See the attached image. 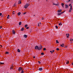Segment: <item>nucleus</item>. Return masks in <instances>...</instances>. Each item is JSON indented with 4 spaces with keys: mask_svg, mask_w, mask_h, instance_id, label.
I'll return each mask as SVG.
<instances>
[{
    "mask_svg": "<svg viewBox=\"0 0 73 73\" xmlns=\"http://www.w3.org/2000/svg\"><path fill=\"white\" fill-rule=\"evenodd\" d=\"M59 49H59V48H57L56 49V50H59Z\"/></svg>",
    "mask_w": 73,
    "mask_h": 73,
    "instance_id": "c85d7f7f",
    "label": "nucleus"
},
{
    "mask_svg": "<svg viewBox=\"0 0 73 73\" xmlns=\"http://www.w3.org/2000/svg\"><path fill=\"white\" fill-rule=\"evenodd\" d=\"M24 37L25 38H27V37H28V36L26 35H25L24 36Z\"/></svg>",
    "mask_w": 73,
    "mask_h": 73,
    "instance_id": "f8f14e48",
    "label": "nucleus"
},
{
    "mask_svg": "<svg viewBox=\"0 0 73 73\" xmlns=\"http://www.w3.org/2000/svg\"><path fill=\"white\" fill-rule=\"evenodd\" d=\"M46 1H47V0H46Z\"/></svg>",
    "mask_w": 73,
    "mask_h": 73,
    "instance_id": "bf43d9fd",
    "label": "nucleus"
},
{
    "mask_svg": "<svg viewBox=\"0 0 73 73\" xmlns=\"http://www.w3.org/2000/svg\"><path fill=\"white\" fill-rule=\"evenodd\" d=\"M23 15H25V14H26V13L25 12V13H23Z\"/></svg>",
    "mask_w": 73,
    "mask_h": 73,
    "instance_id": "7c9ffc66",
    "label": "nucleus"
},
{
    "mask_svg": "<svg viewBox=\"0 0 73 73\" xmlns=\"http://www.w3.org/2000/svg\"><path fill=\"white\" fill-rule=\"evenodd\" d=\"M46 50V48H43V50Z\"/></svg>",
    "mask_w": 73,
    "mask_h": 73,
    "instance_id": "c9c22d12",
    "label": "nucleus"
},
{
    "mask_svg": "<svg viewBox=\"0 0 73 73\" xmlns=\"http://www.w3.org/2000/svg\"><path fill=\"white\" fill-rule=\"evenodd\" d=\"M30 5V3H26L25 5H24V7L25 9H27L29 6Z\"/></svg>",
    "mask_w": 73,
    "mask_h": 73,
    "instance_id": "f257e3e1",
    "label": "nucleus"
},
{
    "mask_svg": "<svg viewBox=\"0 0 73 73\" xmlns=\"http://www.w3.org/2000/svg\"><path fill=\"white\" fill-rule=\"evenodd\" d=\"M52 73H53V72H52Z\"/></svg>",
    "mask_w": 73,
    "mask_h": 73,
    "instance_id": "052dcab7",
    "label": "nucleus"
},
{
    "mask_svg": "<svg viewBox=\"0 0 73 73\" xmlns=\"http://www.w3.org/2000/svg\"><path fill=\"white\" fill-rule=\"evenodd\" d=\"M26 29H29V27H27Z\"/></svg>",
    "mask_w": 73,
    "mask_h": 73,
    "instance_id": "e433bc0d",
    "label": "nucleus"
},
{
    "mask_svg": "<svg viewBox=\"0 0 73 73\" xmlns=\"http://www.w3.org/2000/svg\"><path fill=\"white\" fill-rule=\"evenodd\" d=\"M42 47L41 46L38 47V50H42Z\"/></svg>",
    "mask_w": 73,
    "mask_h": 73,
    "instance_id": "7ed1b4c3",
    "label": "nucleus"
},
{
    "mask_svg": "<svg viewBox=\"0 0 73 73\" xmlns=\"http://www.w3.org/2000/svg\"><path fill=\"white\" fill-rule=\"evenodd\" d=\"M50 52L51 53V54H53V52H52V51L51 50L50 51Z\"/></svg>",
    "mask_w": 73,
    "mask_h": 73,
    "instance_id": "2f4dec72",
    "label": "nucleus"
},
{
    "mask_svg": "<svg viewBox=\"0 0 73 73\" xmlns=\"http://www.w3.org/2000/svg\"><path fill=\"white\" fill-rule=\"evenodd\" d=\"M66 36L67 38H69V34H66Z\"/></svg>",
    "mask_w": 73,
    "mask_h": 73,
    "instance_id": "0eeeda50",
    "label": "nucleus"
},
{
    "mask_svg": "<svg viewBox=\"0 0 73 73\" xmlns=\"http://www.w3.org/2000/svg\"><path fill=\"white\" fill-rule=\"evenodd\" d=\"M22 70H23V68L21 67H19L18 69V70L19 72H21Z\"/></svg>",
    "mask_w": 73,
    "mask_h": 73,
    "instance_id": "f03ea898",
    "label": "nucleus"
},
{
    "mask_svg": "<svg viewBox=\"0 0 73 73\" xmlns=\"http://www.w3.org/2000/svg\"><path fill=\"white\" fill-rule=\"evenodd\" d=\"M41 55H44V53H43V52H42L41 54Z\"/></svg>",
    "mask_w": 73,
    "mask_h": 73,
    "instance_id": "bb28decb",
    "label": "nucleus"
},
{
    "mask_svg": "<svg viewBox=\"0 0 73 73\" xmlns=\"http://www.w3.org/2000/svg\"><path fill=\"white\" fill-rule=\"evenodd\" d=\"M70 7H70V8H72V5L71 6H70Z\"/></svg>",
    "mask_w": 73,
    "mask_h": 73,
    "instance_id": "79ce46f5",
    "label": "nucleus"
},
{
    "mask_svg": "<svg viewBox=\"0 0 73 73\" xmlns=\"http://www.w3.org/2000/svg\"><path fill=\"white\" fill-rule=\"evenodd\" d=\"M72 10V8H70L69 10V12H71V11Z\"/></svg>",
    "mask_w": 73,
    "mask_h": 73,
    "instance_id": "a211bd4d",
    "label": "nucleus"
},
{
    "mask_svg": "<svg viewBox=\"0 0 73 73\" xmlns=\"http://www.w3.org/2000/svg\"><path fill=\"white\" fill-rule=\"evenodd\" d=\"M70 41L71 42H70V43H71V44H72V42H73V39H72V38H71L70 39Z\"/></svg>",
    "mask_w": 73,
    "mask_h": 73,
    "instance_id": "6e6552de",
    "label": "nucleus"
},
{
    "mask_svg": "<svg viewBox=\"0 0 73 73\" xmlns=\"http://www.w3.org/2000/svg\"><path fill=\"white\" fill-rule=\"evenodd\" d=\"M61 4H62V7L63 8H64V3H62Z\"/></svg>",
    "mask_w": 73,
    "mask_h": 73,
    "instance_id": "aec40b11",
    "label": "nucleus"
},
{
    "mask_svg": "<svg viewBox=\"0 0 73 73\" xmlns=\"http://www.w3.org/2000/svg\"><path fill=\"white\" fill-rule=\"evenodd\" d=\"M5 53L6 54H9V52H6Z\"/></svg>",
    "mask_w": 73,
    "mask_h": 73,
    "instance_id": "473e14b6",
    "label": "nucleus"
},
{
    "mask_svg": "<svg viewBox=\"0 0 73 73\" xmlns=\"http://www.w3.org/2000/svg\"><path fill=\"white\" fill-rule=\"evenodd\" d=\"M15 5H16V4H14V5L15 6Z\"/></svg>",
    "mask_w": 73,
    "mask_h": 73,
    "instance_id": "3c124183",
    "label": "nucleus"
},
{
    "mask_svg": "<svg viewBox=\"0 0 73 73\" xmlns=\"http://www.w3.org/2000/svg\"><path fill=\"white\" fill-rule=\"evenodd\" d=\"M2 28V27H0V29H1Z\"/></svg>",
    "mask_w": 73,
    "mask_h": 73,
    "instance_id": "de8ad7c7",
    "label": "nucleus"
},
{
    "mask_svg": "<svg viewBox=\"0 0 73 73\" xmlns=\"http://www.w3.org/2000/svg\"><path fill=\"white\" fill-rule=\"evenodd\" d=\"M1 15H2V13H0V16H1Z\"/></svg>",
    "mask_w": 73,
    "mask_h": 73,
    "instance_id": "4c0bfd02",
    "label": "nucleus"
},
{
    "mask_svg": "<svg viewBox=\"0 0 73 73\" xmlns=\"http://www.w3.org/2000/svg\"><path fill=\"white\" fill-rule=\"evenodd\" d=\"M0 64L1 65H3V64H4V63L1 62H0Z\"/></svg>",
    "mask_w": 73,
    "mask_h": 73,
    "instance_id": "b1692460",
    "label": "nucleus"
},
{
    "mask_svg": "<svg viewBox=\"0 0 73 73\" xmlns=\"http://www.w3.org/2000/svg\"><path fill=\"white\" fill-rule=\"evenodd\" d=\"M18 4H21V1H19V2H18Z\"/></svg>",
    "mask_w": 73,
    "mask_h": 73,
    "instance_id": "2eb2a0df",
    "label": "nucleus"
},
{
    "mask_svg": "<svg viewBox=\"0 0 73 73\" xmlns=\"http://www.w3.org/2000/svg\"><path fill=\"white\" fill-rule=\"evenodd\" d=\"M1 35H0V38H1Z\"/></svg>",
    "mask_w": 73,
    "mask_h": 73,
    "instance_id": "603ef678",
    "label": "nucleus"
},
{
    "mask_svg": "<svg viewBox=\"0 0 73 73\" xmlns=\"http://www.w3.org/2000/svg\"><path fill=\"white\" fill-rule=\"evenodd\" d=\"M72 65H73V62L72 63Z\"/></svg>",
    "mask_w": 73,
    "mask_h": 73,
    "instance_id": "8fccbe9b",
    "label": "nucleus"
},
{
    "mask_svg": "<svg viewBox=\"0 0 73 73\" xmlns=\"http://www.w3.org/2000/svg\"><path fill=\"white\" fill-rule=\"evenodd\" d=\"M17 15H18V16H20V15H21V12H19L18 13Z\"/></svg>",
    "mask_w": 73,
    "mask_h": 73,
    "instance_id": "f3484780",
    "label": "nucleus"
},
{
    "mask_svg": "<svg viewBox=\"0 0 73 73\" xmlns=\"http://www.w3.org/2000/svg\"><path fill=\"white\" fill-rule=\"evenodd\" d=\"M52 52H54V50H52Z\"/></svg>",
    "mask_w": 73,
    "mask_h": 73,
    "instance_id": "37998d69",
    "label": "nucleus"
},
{
    "mask_svg": "<svg viewBox=\"0 0 73 73\" xmlns=\"http://www.w3.org/2000/svg\"><path fill=\"white\" fill-rule=\"evenodd\" d=\"M61 15V13H59L58 14V16H60Z\"/></svg>",
    "mask_w": 73,
    "mask_h": 73,
    "instance_id": "4be33fe9",
    "label": "nucleus"
},
{
    "mask_svg": "<svg viewBox=\"0 0 73 73\" xmlns=\"http://www.w3.org/2000/svg\"><path fill=\"white\" fill-rule=\"evenodd\" d=\"M38 70L39 71H42V68H40L38 69Z\"/></svg>",
    "mask_w": 73,
    "mask_h": 73,
    "instance_id": "423d86ee",
    "label": "nucleus"
},
{
    "mask_svg": "<svg viewBox=\"0 0 73 73\" xmlns=\"http://www.w3.org/2000/svg\"><path fill=\"white\" fill-rule=\"evenodd\" d=\"M19 25H21V22H20L19 23Z\"/></svg>",
    "mask_w": 73,
    "mask_h": 73,
    "instance_id": "6ab92c4d",
    "label": "nucleus"
},
{
    "mask_svg": "<svg viewBox=\"0 0 73 73\" xmlns=\"http://www.w3.org/2000/svg\"><path fill=\"white\" fill-rule=\"evenodd\" d=\"M65 45V44L64 43V44H60V46H61V47H64V46Z\"/></svg>",
    "mask_w": 73,
    "mask_h": 73,
    "instance_id": "20e7f679",
    "label": "nucleus"
},
{
    "mask_svg": "<svg viewBox=\"0 0 73 73\" xmlns=\"http://www.w3.org/2000/svg\"><path fill=\"white\" fill-rule=\"evenodd\" d=\"M28 26V25H25V28H27Z\"/></svg>",
    "mask_w": 73,
    "mask_h": 73,
    "instance_id": "5701e85b",
    "label": "nucleus"
},
{
    "mask_svg": "<svg viewBox=\"0 0 73 73\" xmlns=\"http://www.w3.org/2000/svg\"><path fill=\"white\" fill-rule=\"evenodd\" d=\"M14 14H15V13H13V15H14Z\"/></svg>",
    "mask_w": 73,
    "mask_h": 73,
    "instance_id": "6e6d98bb",
    "label": "nucleus"
},
{
    "mask_svg": "<svg viewBox=\"0 0 73 73\" xmlns=\"http://www.w3.org/2000/svg\"><path fill=\"white\" fill-rule=\"evenodd\" d=\"M12 32H13V35L15 34V30H13Z\"/></svg>",
    "mask_w": 73,
    "mask_h": 73,
    "instance_id": "9b49d317",
    "label": "nucleus"
},
{
    "mask_svg": "<svg viewBox=\"0 0 73 73\" xmlns=\"http://www.w3.org/2000/svg\"><path fill=\"white\" fill-rule=\"evenodd\" d=\"M56 43H59V42H58V40H56Z\"/></svg>",
    "mask_w": 73,
    "mask_h": 73,
    "instance_id": "f704fd0d",
    "label": "nucleus"
},
{
    "mask_svg": "<svg viewBox=\"0 0 73 73\" xmlns=\"http://www.w3.org/2000/svg\"><path fill=\"white\" fill-rule=\"evenodd\" d=\"M35 49H38V46H36L35 47Z\"/></svg>",
    "mask_w": 73,
    "mask_h": 73,
    "instance_id": "39448f33",
    "label": "nucleus"
},
{
    "mask_svg": "<svg viewBox=\"0 0 73 73\" xmlns=\"http://www.w3.org/2000/svg\"><path fill=\"white\" fill-rule=\"evenodd\" d=\"M38 63L40 64H41V62L40 61H38Z\"/></svg>",
    "mask_w": 73,
    "mask_h": 73,
    "instance_id": "58836bf2",
    "label": "nucleus"
},
{
    "mask_svg": "<svg viewBox=\"0 0 73 73\" xmlns=\"http://www.w3.org/2000/svg\"><path fill=\"white\" fill-rule=\"evenodd\" d=\"M59 25H62V23H60L59 24Z\"/></svg>",
    "mask_w": 73,
    "mask_h": 73,
    "instance_id": "cd10ccee",
    "label": "nucleus"
},
{
    "mask_svg": "<svg viewBox=\"0 0 73 73\" xmlns=\"http://www.w3.org/2000/svg\"><path fill=\"white\" fill-rule=\"evenodd\" d=\"M70 1V0H68V1H69V2Z\"/></svg>",
    "mask_w": 73,
    "mask_h": 73,
    "instance_id": "5fc2aeb1",
    "label": "nucleus"
},
{
    "mask_svg": "<svg viewBox=\"0 0 73 73\" xmlns=\"http://www.w3.org/2000/svg\"><path fill=\"white\" fill-rule=\"evenodd\" d=\"M40 24H39V23H38V26H40Z\"/></svg>",
    "mask_w": 73,
    "mask_h": 73,
    "instance_id": "49530a36",
    "label": "nucleus"
},
{
    "mask_svg": "<svg viewBox=\"0 0 73 73\" xmlns=\"http://www.w3.org/2000/svg\"><path fill=\"white\" fill-rule=\"evenodd\" d=\"M12 66H11V67L10 68V70H12V69H13V65H12Z\"/></svg>",
    "mask_w": 73,
    "mask_h": 73,
    "instance_id": "1a4fd4ad",
    "label": "nucleus"
},
{
    "mask_svg": "<svg viewBox=\"0 0 73 73\" xmlns=\"http://www.w3.org/2000/svg\"><path fill=\"white\" fill-rule=\"evenodd\" d=\"M0 46H2H2H1V45Z\"/></svg>",
    "mask_w": 73,
    "mask_h": 73,
    "instance_id": "4d7b16f0",
    "label": "nucleus"
},
{
    "mask_svg": "<svg viewBox=\"0 0 73 73\" xmlns=\"http://www.w3.org/2000/svg\"><path fill=\"white\" fill-rule=\"evenodd\" d=\"M55 28H56V29H58V26H55Z\"/></svg>",
    "mask_w": 73,
    "mask_h": 73,
    "instance_id": "c756f323",
    "label": "nucleus"
},
{
    "mask_svg": "<svg viewBox=\"0 0 73 73\" xmlns=\"http://www.w3.org/2000/svg\"><path fill=\"white\" fill-rule=\"evenodd\" d=\"M65 7V8H68V7H69V6H68V5H67L66 4Z\"/></svg>",
    "mask_w": 73,
    "mask_h": 73,
    "instance_id": "ddd939ff",
    "label": "nucleus"
},
{
    "mask_svg": "<svg viewBox=\"0 0 73 73\" xmlns=\"http://www.w3.org/2000/svg\"><path fill=\"white\" fill-rule=\"evenodd\" d=\"M2 0V1H3V0Z\"/></svg>",
    "mask_w": 73,
    "mask_h": 73,
    "instance_id": "13d9d810",
    "label": "nucleus"
},
{
    "mask_svg": "<svg viewBox=\"0 0 73 73\" xmlns=\"http://www.w3.org/2000/svg\"><path fill=\"white\" fill-rule=\"evenodd\" d=\"M53 5H56V6H58V5H59V4H58V3H57L56 4L53 3Z\"/></svg>",
    "mask_w": 73,
    "mask_h": 73,
    "instance_id": "9d476101",
    "label": "nucleus"
},
{
    "mask_svg": "<svg viewBox=\"0 0 73 73\" xmlns=\"http://www.w3.org/2000/svg\"><path fill=\"white\" fill-rule=\"evenodd\" d=\"M61 11H62V10H59L58 11V12H61Z\"/></svg>",
    "mask_w": 73,
    "mask_h": 73,
    "instance_id": "4468645a",
    "label": "nucleus"
},
{
    "mask_svg": "<svg viewBox=\"0 0 73 73\" xmlns=\"http://www.w3.org/2000/svg\"><path fill=\"white\" fill-rule=\"evenodd\" d=\"M14 12H15V11H13V12L12 13H14Z\"/></svg>",
    "mask_w": 73,
    "mask_h": 73,
    "instance_id": "864d4df0",
    "label": "nucleus"
},
{
    "mask_svg": "<svg viewBox=\"0 0 73 73\" xmlns=\"http://www.w3.org/2000/svg\"><path fill=\"white\" fill-rule=\"evenodd\" d=\"M33 58H35V56H34L33 57Z\"/></svg>",
    "mask_w": 73,
    "mask_h": 73,
    "instance_id": "a18cd8bd",
    "label": "nucleus"
},
{
    "mask_svg": "<svg viewBox=\"0 0 73 73\" xmlns=\"http://www.w3.org/2000/svg\"><path fill=\"white\" fill-rule=\"evenodd\" d=\"M17 52H20V50L19 49H17Z\"/></svg>",
    "mask_w": 73,
    "mask_h": 73,
    "instance_id": "412c9836",
    "label": "nucleus"
},
{
    "mask_svg": "<svg viewBox=\"0 0 73 73\" xmlns=\"http://www.w3.org/2000/svg\"><path fill=\"white\" fill-rule=\"evenodd\" d=\"M24 73V71H23V70H22L21 71V73Z\"/></svg>",
    "mask_w": 73,
    "mask_h": 73,
    "instance_id": "72a5a7b5",
    "label": "nucleus"
},
{
    "mask_svg": "<svg viewBox=\"0 0 73 73\" xmlns=\"http://www.w3.org/2000/svg\"><path fill=\"white\" fill-rule=\"evenodd\" d=\"M9 15H8V16L7 17V19H9Z\"/></svg>",
    "mask_w": 73,
    "mask_h": 73,
    "instance_id": "a878e982",
    "label": "nucleus"
},
{
    "mask_svg": "<svg viewBox=\"0 0 73 73\" xmlns=\"http://www.w3.org/2000/svg\"><path fill=\"white\" fill-rule=\"evenodd\" d=\"M70 5H71V4H70L69 5V6H70Z\"/></svg>",
    "mask_w": 73,
    "mask_h": 73,
    "instance_id": "09e8293b",
    "label": "nucleus"
},
{
    "mask_svg": "<svg viewBox=\"0 0 73 73\" xmlns=\"http://www.w3.org/2000/svg\"><path fill=\"white\" fill-rule=\"evenodd\" d=\"M64 13V12H62L60 13H61V14H62V13Z\"/></svg>",
    "mask_w": 73,
    "mask_h": 73,
    "instance_id": "a19ab883",
    "label": "nucleus"
},
{
    "mask_svg": "<svg viewBox=\"0 0 73 73\" xmlns=\"http://www.w3.org/2000/svg\"><path fill=\"white\" fill-rule=\"evenodd\" d=\"M69 61L68 60V61H67V62H66V64H69Z\"/></svg>",
    "mask_w": 73,
    "mask_h": 73,
    "instance_id": "393cba45",
    "label": "nucleus"
},
{
    "mask_svg": "<svg viewBox=\"0 0 73 73\" xmlns=\"http://www.w3.org/2000/svg\"><path fill=\"white\" fill-rule=\"evenodd\" d=\"M24 30V28H22L21 29V31H23Z\"/></svg>",
    "mask_w": 73,
    "mask_h": 73,
    "instance_id": "dca6fc26",
    "label": "nucleus"
},
{
    "mask_svg": "<svg viewBox=\"0 0 73 73\" xmlns=\"http://www.w3.org/2000/svg\"><path fill=\"white\" fill-rule=\"evenodd\" d=\"M39 24L40 25H41V23H39Z\"/></svg>",
    "mask_w": 73,
    "mask_h": 73,
    "instance_id": "c03bdc74",
    "label": "nucleus"
},
{
    "mask_svg": "<svg viewBox=\"0 0 73 73\" xmlns=\"http://www.w3.org/2000/svg\"><path fill=\"white\" fill-rule=\"evenodd\" d=\"M44 18H42V20H44Z\"/></svg>",
    "mask_w": 73,
    "mask_h": 73,
    "instance_id": "ea45409f",
    "label": "nucleus"
}]
</instances>
